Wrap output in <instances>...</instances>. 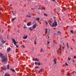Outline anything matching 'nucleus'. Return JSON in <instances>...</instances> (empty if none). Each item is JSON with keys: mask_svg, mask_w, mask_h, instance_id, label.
<instances>
[{"mask_svg": "<svg viewBox=\"0 0 76 76\" xmlns=\"http://www.w3.org/2000/svg\"><path fill=\"white\" fill-rule=\"evenodd\" d=\"M63 9H65V7H63Z\"/></svg>", "mask_w": 76, "mask_h": 76, "instance_id": "8fccbe9b", "label": "nucleus"}, {"mask_svg": "<svg viewBox=\"0 0 76 76\" xmlns=\"http://www.w3.org/2000/svg\"><path fill=\"white\" fill-rule=\"evenodd\" d=\"M71 59V57H69L68 58V60L69 61H70V60Z\"/></svg>", "mask_w": 76, "mask_h": 76, "instance_id": "b1692460", "label": "nucleus"}, {"mask_svg": "<svg viewBox=\"0 0 76 76\" xmlns=\"http://www.w3.org/2000/svg\"><path fill=\"white\" fill-rule=\"evenodd\" d=\"M43 50V49L42 48H41V50H40V52H42Z\"/></svg>", "mask_w": 76, "mask_h": 76, "instance_id": "c85d7f7f", "label": "nucleus"}, {"mask_svg": "<svg viewBox=\"0 0 76 76\" xmlns=\"http://www.w3.org/2000/svg\"><path fill=\"white\" fill-rule=\"evenodd\" d=\"M57 14H58V15H59V14H58V13L57 12Z\"/></svg>", "mask_w": 76, "mask_h": 76, "instance_id": "3c124183", "label": "nucleus"}, {"mask_svg": "<svg viewBox=\"0 0 76 76\" xmlns=\"http://www.w3.org/2000/svg\"><path fill=\"white\" fill-rule=\"evenodd\" d=\"M10 6H12V4H10Z\"/></svg>", "mask_w": 76, "mask_h": 76, "instance_id": "de8ad7c7", "label": "nucleus"}, {"mask_svg": "<svg viewBox=\"0 0 76 76\" xmlns=\"http://www.w3.org/2000/svg\"><path fill=\"white\" fill-rule=\"evenodd\" d=\"M48 22L49 25L52 27H56V26H57V22H56V21H54V23H53L52 25L50 24V22H49L48 21Z\"/></svg>", "mask_w": 76, "mask_h": 76, "instance_id": "f257e3e1", "label": "nucleus"}, {"mask_svg": "<svg viewBox=\"0 0 76 76\" xmlns=\"http://www.w3.org/2000/svg\"><path fill=\"white\" fill-rule=\"evenodd\" d=\"M34 44L35 45H36V44H37V42H36V41H34Z\"/></svg>", "mask_w": 76, "mask_h": 76, "instance_id": "a878e982", "label": "nucleus"}, {"mask_svg": "<svg viewBox=\"0 0 76 76\" xmlns=\"http://www.w3.org/2000/svg\"><path fill=\"white\" fill-rule=\"evenodd\" d=\"M60 53H61V52H60Z\"/></svg>", "mask_w": 76, "mask_h": 76, "instance_id": "052dcab7", "label": "nucleus"}, {"mask_svg": "<svg viewBox=\"0 0 76 76\" xmlns=\"http://www.w3.org/2000/svg\"><path fill=\"white\" fill-rule=\"evenodd\" d=\"M38 9H39V10L41 9V8H38Z\"/></svg>", "mask_w": 76, "mask_h": 76, "instance_id": "49530a36", "label": "nucleus"}, {"mask_svg": "<svg viewBox=\"0 0 76 76\" xmlns=\"http://www.w3.org/2000/svg\"><path fill=\"white\" fill-rule=\"evenodd\" d=\"M55 44H57V42H56V43H55Z\"/></svg>", "mask_w": 76, "mask_h": 76, "instance_id": "6e6d98bb", "label": "nucleus"}, {"mask_svg": "<svg viewBox=\"0 0 76 76\" xmlns=\"http://www.w3.org/2000/svg\"><path fill=\"white\" fill-rule=\"evenodd\" d=\"M2 70H7V68H6V67H3L2 68Z\"/></svg>", "mask_w": 76, "mask_h": 76, "instance_id": "9b49d317", "label": "nucleus"}, {"mask_svg": "<svg viewBox=\"0 0 76 76\" xmlns=\"http://www.w3.org/2000/svg\"><path fill=\"white\" fill-rule=\"evenodd\" d=\"M45 23L46 22V21H45Z\"/></svg>", "mask_w": 76, "mask_h": 76, "instance_id": "680f3d73", "label": "nucleus"}, {"mask_svg": "<svg viewBox=\"0 0 76 76\" xmlns=\"http://www.w3.org/2000/svg\"><path fill=\"white\" fill-rule=\"evenodd\" d=\"M73 58H76V56H74Z\"/></svg>", "mask_w": 76, "mask_h": 76, "instance_id": "f704fd0d", "label": "nucleus"}, {"mask_svg": "<svg viewBox=\"0 0 76 76\" xmlns=\"http://www.w3.org/2000/svg\"><path fill=\"white\" fill-rule=\"evenodd\" d=\"M30 31H32V30H33V29L32 28V27L30 28Z\"/></svg>", "mask_w": 76, "mask_h": 76, "instance_id": "5701e85b", "label": "nucleus"}, {"mask_svg": "<svg viewBox=\"0 0 76 76\" xmlns=\"http://www.w3.org/2000/svg\"><path fill=\"white\" fill-rule=\"evenodd\" d=\"M37 27V24H34L32 26V28L33 29H35V28H36Z\"/></svg>", "mask_w": 76, "mask_h": 76, "instance_id": "39448f33", "label": "nucleus"}, {"mask_svg": "<svg viewBox=\"0 0 76 76\" xmlns=\"http://www.w3.org/2000/svg\"><path fill=\"white\" fill-rule=\"evenodd\" d=\"M24 28H26V26H25L24 27H23Z\"/></svg>", "mask_w": 76, "mask_h": 76, "instance_id": "a18cd8bd", "label": "nucleus"}, {"mask_svg": "<svg viewBox=\"0 0 76 76\" xmlns=\"http://www.w3.org/2000/svg\"><path fill=\"white\" fill-rule=\"evenodd\" d=\"M31 24V22H28L27 23V26H30Z\"/></svg>", "mask_w": 76, "mask_h": 76, "instance_id": "6e6552de", "label": "nucleus"}, {"mask_svg": "<svg viewBox=\"0 0 76 76\" xmlns=\"http://www.w3.org/2000/svg\"><path fill=\"white\" fill-rule=\"evenodd\" d=\"M10 51V48H7V52H9Z\"/></svg>", "mask_w": 76, "mask_h": 76, "instance_id": "1a4fd4ad", "label": "nucleus"}, {"mask_svg": "<svg viewBox=\"0 0 76 76\" xmlns=\"http://www.w3.org/2000/svg\"><path fill=\"white\" fill-rule=\"evenodd\" d=\"M41 72V70H40V71H39L38 72V73H40Z\"/></svg>", "mask_w": 76, "mask_h": 76, "instance_id": "4c0bfd02", "label": "nucleus"}, {"mask_svg": "<svg viewBox=\"0 0 76 76\" xmlns=\"http://www.w3.org/2000/svg\"><path fill=\"white\" fill-rule=\"evenodd\" d=\"M67 65H68V64H67V62H66L65 63V65L66 66H67Z\"/></svg>", "mask_w": 76, "mask_h": 76, "instance_id": "72a5a7b5", "label": "nucleus"}, {"mask_svg": "<svg viewBox=\"0 0 76 76\" xmlns=\"http://www.w3.org/2000/svg\"><path fill=\"white\" fill-rule=\"evenodd\" d=\"M26 17H28V18H31V16L29 15H27Z\"/></svg>", "mask_w": 76, "mask_h": 76, "instance_id": "dca6fc26", "label": "nucleus"}, {"mask_svg": "<svg viewBox=\"0 0 76 76\" xmlns=\"http://www.w3.org/2000/svg\"><path fill=\"white\" fill-rule=\"evenodd\" d=\"M75 72V71H74L71 73V75H73V74H74Z\"/></svg>", "mask_w": 76, "mask_h": 76, "instance_id": "aec40b11", "label": "nucleus"}, {"mask_svg": "<svg viewBox=\"0 0 76 76\" xmlns=\"http://www.w3.org/2000/svg\"><path fill=\"white\" fill-rule=\"evenodd\" d=\"M48 29H47V28H45V34H47V33L48 31Z\"/></svg>", "mask_w": 76, "mask_h": 76, "instance_id": "f8f14e48", "label": "nucleus"}, {"mask_svg": "<svg viewBox=\"0 0 76 76\" xmlns=\"http://www.w3.org/2000/svg\"><path fill=\"white\" fill-rule=\"evenodd\" d=\"M13 14V15H14V16H15V13H12Z\"/></svg>", "mask_w": 76, "mask_h": 76, "instance_id": "79ce46f5", "label": "nucleus"}, {"mask_svg": "<svg viewBox=\"0 0 76 76\" xmlns=\"http://www.w3.org/2000/svg\"><path fill=\"white\" fill-rule=\"evenodd\" d=\"M26 52H27V51H26Z\"/></svg>", "mask_w": 76, "mask_h": 76, "instance_id": "bf43d9fd", "label": "nucleus"}, {"mask_svg": "<svg viewBox=\"0 0 76 76\" xmlns=\"http://www.w3.org/2000/svg\"><path fill=\"white\" fill-rule=\"evenodd\" d=\"M28 38V35L26 36H23V39H27Z\"/></svg>", "mask_w": 76, "mask_h": 76, "instance_id": "0eeeda50", "label": "nucleus"}, {"mask_svg": "<svg viewBox=\"0 0 76 76\" xmlns=\"http://www.w3.org/2000/svg\"><path fill=\"white\" fill-rule=\"evenodd\" d=\"M1 45H2V44H1Z\"/></svg>", "mask_w": 76, "mask_h": 76, "instance_id": "0e129e2a", "label": "nucleus"}, {"mask_svg": "<svg viewBox=\"0 0 76 76\" xmlns=\"http://www.w3.org/2000/svg\"><path fill=\"white\" fill-rule=\"evenodd\" d=\"M1 30H0V32H1Z\"/></svg>", "mask_w": 76, "mask_h": 76, "instance_id": "e2e57ef3", "label": "nucleus"}, {"mask_svg": "<svg viewBox=\"0 0 76 76\" xmlns=\"http://www.w3.org/2000/svg\"><path fill=\"white\" fill-rule=\"evenodd\" d=\"M44 16H48V15L46 13H44Z\"/></svg>", "mask_w": 76, "mask_h": 76, "instance_id": "a211bd4d", "label": "nucleus"}, {"mask_svg": "<svg viewBox=\"0 0 76 76\" xmlns=\"http://www.w3.org/2000/svg\"><path fill=\"white\" fill-rule=\"evenodd\" d=\"M57 53H58V50L57 51Z\"/></svg>", "mask_w": 76, "mask_h": 76, "instance_id": "5fc2aeb1", "label": "nucleus"}, {"mask_svg": "<svg viewBox=\"0 0 76 76\" xmlns=\"http://www.w3.org/2000/svg\"><path fill=\"white\" fill-rule=\"evenodd\" d=\"M71 50H73V48H71Z\"/></svg>", "mask_w": 76, "mask_h": 76, "instance_id": "09e8293b", "label": "nucleus"}, {"mask_svg": "<svg viewBox=\"0 0 76 76\" xmlns=\"http://www.w3.org/2000/svg\"><path fill=\"white\" fill-rule=\"evenodd\" d=\"M36 7H37H37H38V6H36Z\"/></svg>", "mask_w": 76, "mask_h": 76, "instance_id": "603ef678", "label": "nucleus"}, {"mask_svg": "<svg viewBox=\"0 0 76 76\" xmlns=\"http://www.w3.org/2000/svg\"><path fill=\"white\" fill-rule=\"evenodd\" d=\"M59 49H60L61 50V45L60 46V48H59Z\"/></svg>", "mask_w": 76, "mask_h": 76, "instance_id": "ea45409f", "label": "nucleus"}, {"mask_svg": "<svg viewBox=\"0 0 76 76\" xmlns=\"http://www.w3.org/2000/svg\"><path fill=\"white\" fill-rule=\"evenodd\" d=\"M12 13H14V12H13V11H12Z\"/></svg>", "mask_w": 76, "mask_h": 76, "instance_id": "37998d69", "label": "nucleus"}, {"mask_svg": "<svg viewBox=\"0 0 76 76\" xmlns=\"http://www.w3.org/2000/svg\"><path fill=\"white\" fill-rule=\"evenodd\" d=\"M7 69H9V65H7Z\"/></svg>", "mask_w": 76, "mask_h": 76, "instance_id": "4be33fe9", "label": "nucleus"}, {"mask_svg": "<svg viewBox=\"0 0 76 76\" xmlns=\"http://www.w3.org/2000/svg\"><path fill=\"white\" fill-rule=\"evenodd\" d=\"M15 45L16 46V47H17V48H18V46L16 45Z\"/></svg>", "mask_w": 76, "mask_h": 76, "instance_id": "58836bf2", "label": "nucleus"}, {"mask_svg": "<svg viewBox=\"0 0 76 76\" xmlns=\"http://www.w3.org/2000/svg\"><path fill=\"white\" fill-rule=\"evenodd\" d=\"M4 76H11L10 74H5L4 75Z\"/></svg>", "mask_w": 76, "mask_h": 76, "instance_id": "9d476101", "label": "nucleus"}, {"mask_svg": "<svg viewBox=\"0 0 76 76\" xmlns=\"http://www.w3.org/2000/svg\"><path fill=\"white\" fill-rule=\"evenodd\" d=\"M67 48L69 49V45H68V43H67Z\"/></svg>", "mask_w": 76, "mask_h": 76, "instance_id": "393cba45", "label": "nucleus"}, {"mask_svg": "<svg viewBox=\"0 0 76 76\" xmlns=\"http://www.w3.org/2000/svg\"><path fill=\"white\" fill-rule=\"evenodd\" d=\"M1 42L2 44H4V43H5V41H4V40H2Z\"/></svg>", "mask_w": 76, "mask_h": 76, "instance_id": "4468645a", "label": "nucleus"}, {"mask_svg": "<svg viewBox=\"0 0 76 76\" xmlns=\"http://www.w3.org/2000/svg\"><path fill=\"white\" fill-rule=\"evenodd\" d=\"M46 25H47V24H48V22H47L46 23Z\"/></svg>", "mask_w": 76, "mask_h": 76, "instance_id": "c03bdc74", "label": "nucleus"}, {"mask_svg": "<svg viewBox=\"0 0 76 76\" xmlns=\"http://www.w3.org/2000/svg\"><path fill=\"white\" fill-rule=\"evenodd\" d=\"M33 61H39V60L37 58H33Z\"/></svg>", "mask_w": 76, "mask_h": 76, "instance_id": "423d86ee", "label": "nucleus"}, {"mask_svg": "<svg viewBox=\"0 0 76 76\" xmlns=\"http://www.w3.org/2000/svg\"><path fill=\"white\" fill-rule=\"evenodd\" d=\"M71 32L72 34H73V31H72V30H71Z\"/></svg>", "mask_w": 76, "mask_h": 76, "instance_id": "cd10ccee", "label": "nucleus"}, {"mask_svg": "<svg viewBox=\"0 0 76 76\" xmlns=\"http://www.w3.org/2000/svg\"><path fill=\"white\" fill-rule=\"evenodd\" d=\"M22 48H25V46H24V45H22Z\"/></svg>", "mask_w": 76, "mask_h": 76, "instance_id": "bb28decb", "label": "nucleus"}, {"mask_svg": "<svg viewBox=\"0 0 76 76\" xmlns=\"http://www.w3.org/2000/svg\"><path fill=\"white\" fill-rule=\"evenodd\" d=\"M40 65V63H39L38 64V66H39V65Z\"/></svg>", "mask_w": 76, "mask_h": 76, "instance_id": "c9c22d12", "label": "nucleus"}, {"mask_svg": "<svg viewBox=\"0 0 76 76\" xmlns=\"http://www.w3.org/2000/svg\"><path fill=\"white\" fill-rule=\"evenodd\" d=\"M36 20H38V21H39V18H37L36 19Z\"/></svg>", "mask_w": 76, "mask_h": 76, "instance_id": "412c9836", "label": "nucleus"}, {"mask_svg": "<svg viewBox=\"0 0 76 76\" xmlns=\"http://www.w3.org/2000/svg\"><path fill=\"white\" fill-rule=\"evenodd\" d=\"M35 68H36V69H38V68H39V67L38 66H35Z\"/></svg>", "mask_w": 76, "mask_h": 76, "instance_id": "7c9ffc66", "label": "nucleus"}, {"mask_svg": "<svg viewBox=\"0 0 76 76\" xmlns=\"http://www.w3.org/2000/svg\"><path fill=\"white\" fill-rule=\"evenodd\" d=\"M0 57L1 58H3L4 57V56H3V54L1 53H0Z\"/></svg>", "mask_w": 76, "mask_h": 76, "instance_id": "20e7f679", "label": "nucleus"}, {"mask_svg": "<svg viewBox=\"0 0 76 76\" xmlns=\"http://www.w3.org/2000/svg\"><path fill=\"white\" fill-rule=\"evenodd\" d=\"M10 70L12 71V72H15V70L13 69L12 68L10 69Z\"/></svg>", "mask_w": 76, "mask_h": 76, "instance_id": "ddd939ff", "label": "nucleus"}, {"mask_svg": "<svg viewBox=\"0 0 76 76\" xmlns=\"http://www.w3.org/2000/svg\"><path fill=\"white\" fill-rule=\"evenodd\" d=\"M12 40L13 41V42H14V44L15 45H16V44H17V43H18V42H16V41H15V39H12Z\"/></svg>", "mask_w": 76, "mask_h": 76, "instance_id": "7ed1b4c3", "label": "nucleus"}, {"mask_svg": "<svg viewBox=\"0 0 76 76\" xmlns=\"http://www.w3.org/2000/svg\"><path fill=\"white\" fill-rule=\"evenodd\" d=\"M67 75H70V73H68L67 74Z\"/></svg>", "mask_w": 76, "mask_h": 76, "instance_id": "e433bc0d", "label": "nucleus"}, {"mask_svg": "<svg viewBox=\"0 0 76 76\" xmlns=\"http://www.w3.org/2000/svg\"><path fill=\"white\" fill-rule=\"evenodd\" d=\"M62 48H63V49H64V47L63 46L62 47Z\"/></svg>", "mask_w": 76, "mask_h": 76, "instance_id": "a19ab883", "label": "nucleus"}, {"mask_svg": "<svg viewBox=\"0 0 76 76\" xmlns=\"http://www.w3.org/2000/svg\"><path fill=\"white\" fill-rule=\"evenodd\" d=\"M63 44H64V43L63 42Z\"/></svg>", "mask_w": 76, "mask_h": 76, "instance_id": "4d7b16f0", "label": "nucleus"}, {"mask_svg": "<svg viewBox=\"0 0 76 76\" xmlns=\"http://www.w3.org/2000/svg\"><path fill=\"white\" fill-rule=\"evenodd\" d=\"M41 10H45V8H41Z\"/></svg>", "mask_w": 76, "mask_h": 76, "instance_id": "6ab92c4d", "label": "nucleus"}, {"mask_svg": "<svg viewBox=\"0 0 76 76\" xmlns=\"http://www.w3.org/2000/svg\"><path fill=\"white\" fill-rule=\"evenodd\" d=\"M73 62H75V60H73Z\"/></svg>", "mask_w": 76, "mask_h": 76, "instance_id": "864d4df0", "label": "nucleus"}, {"mask_svg": "<svg viewBox=\"0 0 76 76\" xmlns=\"http://www.w3.org/2000/svg\"><path fill=\"white\" fill-rule=\"evenodd\" d=\"M50 42H49V41L48 42V45L49 44H50Z\"/></svg>", "mask_w": 76, "mask_h": 76, "instance_id": "473e14b6", "label": "nucleus"}, {"mask_svg": "<svg viewBox=\"0 0 76 76\" xmlns=\"http://www.w3.org/2000/svg\"><path fill=\"white\" fill-rule=\"evenodd\" d=\"M15 19H16V18L15 17L14 18H13L12 19V22H13V21H14V20H15Z\"/></svg>", "mask_w": 76, "mask_h": 76, "instance_id": "2eb2a0df", "label": "nucleus"}, {"mask_svg": "<svg viewBox=\"0 0 76 76\" xmlns=\"http://www.w3.org/2000/svg\"><path fill=\"white\" fill-rule=\"evenodd\" d=\"M0 15H1V12H0Z\"/></svg>", "mask_w": 76, "mask_h": 76, "instance_id": "13d9d810", "label": "nucleus"}, {"mask_svg": "<svg viewBox=\"0 0 76 76\" xmlns=\"http://www.w3.org/2000/svg\"><path fill=\"white\" fill-rule=\"evenodd\" d=\"M35 64L36 65H37V64H38V63H37V62H35Z\"/></svg>", "mask_w": 76, "mask_h": 76, "instance_id": "c756f323", "label": "nucleus"}, {"mask_svg": "<svg viewBox=\"0 0 76 76\" xmlns=\"http://www.w3.org/2000/svg\"><path fill=\"white\" fill-rule=\"evenodd\" d=\"M7 60V59L6 58H2L1 61V62H5V61H6Z\"/></svg>", "mask_w": 76, "mask_h": 76, "instance_id": "f03ea898", "label": "nucleus"}, {"mask_svg": "<svg viewBox=\"0 0 76 76\" xmlns=\"http://www.w3.org/2000/svg\"><path fill=\"white\" fill-rule=\"evenodd\" d=\"M53 61L54 62V64H56V59H54Z\"/></svg>", "mask_w": 76, "mask_h": 76, "instance_id": "f3484780", "label": "nucleus"}, {"mask_svg": "<svg viewBox=\"0 0 76 76\" xmlns=\"http://www.w3.org/2000/svg\"><path fill=\"white\" fill-rule=\"evenodd\" d=\"M58 33L59 34H61V32L58 31Z\"/></svg>", "mask_w": 76, "mask_h": 76, "instance_id": "2f4dec72", "label": "nucleus"}]
</instances>
